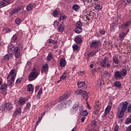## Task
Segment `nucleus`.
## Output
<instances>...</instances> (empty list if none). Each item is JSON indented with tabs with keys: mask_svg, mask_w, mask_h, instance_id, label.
Masks as SVG:
<instances>
[{
	"mask_svg": "<svg viewBox=\"0 0 131 131\" xmlns=\"http://www.w3.org/2000/svg\"><path fill=\"white\" fill-rule=\"evenodd\" d=\"M40 74V68L37 66H34L33 71L31 72L28 76L29 81H33V80L36 79Z\"/></svg>",
	"mask_w": 131,
	"mask_h": 131,
	"instance_id": "f257e3e1",
	"label": "nucleus"
},
{
	"mask_svg": "<svg viewBox=\"0 0 131 131\" xmlns=\"http://www.w3.org/2000/svg\"><path fill=\"white\" fill-rule=\"evenodd\" d=\"M127 106H128V102L127 101H124L120 104L118 107L119 112H118V118H122L124 116V113L127 110Z\"/></svg>",
	"mask_w": 131,
	"mask_h": 131,
	"instance_id": "f03ea898",
	"label": "nucleus"
},
{
	"mask_svg": "<svg viewBox=\"0 0 131 131\" xmlns=\"http://www.w3.org/2000/svg\"><path fill=\"white\" fill-rule=\"evenodd\" d=\"M112 62V60H110L108 56H104V59L100 62V66L102 68H110Z\"/></svg>",
	"mask_w": 131,
	"mask_h": 131,
	"instance_id": "7ed1b4c3",
	"label": "nucleus"
},
{
	"mask_svg": "<svg viewBox=\"0 0 131 131\" xmlns=\"http://www.w3.org/2000/svg\"><path fill=\"white\" fill-rule=\"evenodd\" d=\"M21 51H23V45L18 44L14 47V56L15 58L21 57Z\"/></svg>",
	"mask_w": 131,
	"mask_h": 131,
	"instance_id": "20e7f679",
	"label": "nucleus"
},
{
	"mask_svg": "<svg viewBox=\"0 0 131 131\" xmlns=\"http://www.w3.org/2000/svg\"><path fill=\"white\" fill-rule=\"evenodd\" d=\"M75 33L79 34L82 32V23L80 21H78L76 23V28L75 29Z\"/></svg>",
	"mask_w": 131,
	"mask_h": 131,
	"instance_id": "39448f33",
	"label": "nucleus"
},
{
	"mask_svg": "<svg viewBox=\"0 0 131 131\" xmlns=\"http://www.w3.org/2000/svg\"><path fill=\"white\" fill-rule=\"evenodd\" d=\"M15 0H3L0 2V8H4L9 5H11L12 3H14Z\"/></svg>",
	"mask_w": 131,
	"mask_h": 131,
	"instance_id": "423d86ee",
	"label": "nucleus"
},
{
	"mask_svg": "<svg viewBox=\"0 0 131 131\" xmlns=\"http://www.w3.org/2000/svg\"><path fill=\"white\" fill-rule=\"evenodd\" d=\"M100 41H101L100 40H93L92 42L90 43V48H92L95 49H98Z\"/></svg>",
	"mask_w": 131,
	"mask_h": 131,
	"instance_id": "0eeeda50",
	"label": "nucleus"
},
{
	"mask_svg": "<svg viewBox=\"0 0 131 131\" xmlns=\"http://www.w3.org/2000/svg\"><path fill=\"white\" fill-rule=\"evenodd\" d=\"M71 96V91H66L64 94L60 97V100L61 101H64V100H67Z\"/></svg>",
	"mask_w": 131,
	"mask_h": 131,
	"instance_id": "6e6552de",
	"label": "nucleus"
},
{
	"mask_svg": "<svg viewBox=\"0 0 131 131\" xmlns=\"http://www.w3.org/2000/svg\"><path fill=\"white\" fill-rule=\"evenodd\" d=\"M8 53L11 55H14L15 53V46L13 45L8 46Z\"/></svg>",
	"mask_w": 131,
	"mask_h": 131,
	"instance_id": "1a4fd4ad",
	"label": "nucleus"
},
{
	"mask_svg": "<svg viewBox=\"0 0 131 131\" xmlns=\"http://www.w3.org/2000/svg\"><path fill=\"white\" fill-rule=\"evenodd\" d=\"M47 73L49 72V64L47 63L44 64L42 66V69L41 70V73Z\"/></svg>",
	"mask_w": 131,
	"mask_h": 131,
	"instance_id": "9d476101",
	"label": "nucleus"
},
{
	"mask_svg": "<svg viewBox=\"0 0 131 131\" xmlns=\"http://www.w3.org/2000/svg\"><path fill=\"white\" fill-rule=\"evenodd\" d=\"M21 113H22V111H21V107H19L16 110V111L13 113L12 117L15 118V117H17V115H21Z\"/></svg>",
	"mask_w": 131,
	"mask_h": 131,
	"instance_id": "9b49d317",
	"label": "nucleus"
},
{
	"mask_svg": "<svg viewBox=\"0 0 131 131\" xmlns=\"http://www.w3.org/2000/svg\"><path fill=\"white\" fill-rule=\"evenodd\" d=\"M82 36L81 35H78L76 36V38H75V41L76 42L78 45H80L81 42H82Z\"/></svg>",
	"mask_w": 131,
	"mask_h": 131,
	"instance_id": "f8f14e48",
	"label": "nucleus"
},
{
	"mask_svg": "<svg viewBox=\"0 0 131 131\" xmlns=\"http://www.w3.org/2000/svg\"><path fill=\"white\" fill-rule=\"evenodd\" d=\"M131 25V21H126L125 24H123L121 26V29H127L129 30L128 27Z\"/></svg>",
	"mask_w": 131,
	"mask_h": 131,
	"instance_id": "ddd939ff",
	"label": "nucleus"
},
{
	"mask_svg": "<svg viewBox=\"0 0 131 131\" xmlns=\"http://www.w3.org/2000/svg\"><path fill=\"white\" fill-rule=\"evenodd\" d=\"M122 76L121 73L119 71H116L114 73V78L117 80V79H121Z\"/></svg>",
	"mask_w": 131,
	"mask_h": 131,
	"instance_id": "4468645a",
	"label": "nucleus"
},
{
	"mask_svg": "<svg viewBox=\"0 0 131 131\" xmlns=\"http://www.w3.org/2000/svg\"><path fill=\"white\" fill-rule=\"evenodd\" d=\"M78 88H83V89H88V86L85 84V82L79 81L77 83Z\"/></svg>",
	"mask_w": 131,
	"mask_h": 131,
	"instance_id": "2eb2a0df",
	"label": "nucleus"
},
{
	"mask_svg": "<svg viewBox=\"0 0 131 131\" xmlns=\"http://www.w3.org/2000/svg\"><path fill=\"white\" fill-rule=\"evenodd\" d=\"M58 32H63L65 30V27L64 26V23H61L57 28Z\"/></svg>",
	"mask_w": 131,
	"mask_h": 131,
	"instance_id": "dca6fc26",
	"label": "nucleus"
},
{
	"mask_svg": "<svg viewBox=\"0 0 131 131\" xmlns=\"http://www.w3.org/2000/svg\"><path fill=\"white\" fill-rule=\"evenodd\" d=\"M60 67L63 68L66 66V60L64 58H61L59 62Z\"/></svg>",
	"mask_w": 131,
	"mask_h": 131,
	"instance_id": "f3484780",
	"label": "nucleus"
},
{
	"mask_svg": "<svg viewBox=\"0 0 131 131\" xmlns=\"http://www.w3.org/2000/svg\"><path fill=\"white\" fill-rule=\"evenodd\" d=\"M72 104V101L71 100H67L66 102H61V104H59L58 106H70Z\"/></svg>",
	"mask_w": 131,
	"mask_h": 131,
	"instance_id": "a211bd4d",
	"label": "nucleus"
},
{
	"mask_svg": "<svg viewBox=\"0 0 131 131\" xmlns=\"http://www.w3.org/2000/svg\"><path fill=\"white\" fill-rule=\"evenodd\" d=\"M5 108L7 110H12L13 109V104L10 102L5 103Z\"/></svg>",
	"mask_w": 131,
	"mask_h": 131,
	"instance_id": "6ab92c4d",
	"label": "nucleus"
},
{
	"mask_svg": "<svg viewBox=\"0 0 131 131\" xmlns=\"http://www.w3.org/2000/svg\"><path fill=\"white\" fill-rule=\"evenodd\" d=\"M26 98H23L21 97L19 100H18V104H20V105H23L24 104L26 103Z\"/></svg>",
	"mask_w": 131,
	"mask_h": 131,
	"instance_id": "aec40b11",
	"label": "nucleus"
},
{
	"mask_svg": "<svg viewBox=\"0 0 131 131\" xmlns=\"http://www.w3.org/2000/svg\"><path fill=\"white\" fill-rule=\"evenodd\" d=\"M118 21H119L118 18H115V19L112 23V26L115 27V28H117V26L119 25V24L118 23Z\"/></svg>",
	"mask_w": 131,
	"mask_h": 131,
	"instance_id": "412c9836",
	"label": "nucleus"
},
{
	"mask_svg": "<svg viewBox=\"0 0 131 131\" xmlns=\"http://www.w3.org/2000/svg\"><path fill=\"white\" fill-rule=\"evenodd\" d=\"M33 91H34V86L32 84H29L27 85V91L33 92Z\"/></svg>",
	"mask_w": 131,
	"mask_h": 131,
	"instance_id": "4be33fe9",
	"label": "nucleus"
},
{
	"mask_svg": "<svg viewBox=\"0 0 131 131\" xmlns=\"http://www.w3.org/2000/svg\"><path fill=\"white\" fill-rule=\"evenodd\" d=\"M18 13H19V12H18V10H17L16 8L13 9L9 12V16L10 17H12V16L14 15V14H18Z\"/></svg>",
	"mask_w": 131,
	"mask_h": 131,
	"instance_id": "5701e85b",
	"label": "nucleus"
},
{
	"mask_svg": "<svg viewBox=\"0 0 131 131\" xmlns=\"http://www.w3.org/2000/svg\"><path fill=\"white\" fill-rule=\"evenodd\" d=\"M98 52H99V50H98L94 52L91 51L90 53H88V57H89V58L91 57H94V56H95V55H96V54H97Z\"/></svg>",
	"mask_w": 131,
	"mask_h": 131,
	"instance_id": "b1692460",
	"label": "nucleus"
},
{
	"mask_svg": "<svg viewBox=\"0 0 131 131\" xmlns=\"http://www.w3.org/2000/svg\"><path fill=\"white\" fill-rule=\"evenodd\" d=\"M97 125H98V122H97L96 120H94L91 123V127H93V128H96L97 127Z\"/></svg>",
	"mask_w": 131,
	"mask_h": 131,
	"instance_id": "393cba45",
	"label": "nucleus"
},
{
	"mask_svg": "<svg viewBox=\"0 0 131 131\" xmlns=\"http://www.w3.org/2000/svg\"><path fill=\"white\" fill-rule=\"evenodd\" d=\"M67 72H64L63 73V75H62L60 78H59V80L58 81V82H60V81H62V80H64V79L66 80V74H67Z\"/></svg>",
	"mask_w": 131,
	"mask_h": 131,
	"instance_id": "a878e982",
	"label": "nucleus"
},
{
	"mask_svg": "<svg viewBox=\"0 0 131 131\" xmlns=\"http://www.w3.org/2000/svg\"><path fill=\"white\" fill-rule=\"evenodd\" d=\"M42 94V88H41L38 92L36 98L37 100H39L40 99V96H41Z\"/></svg>",
	"mask_w": 131,
	"mask_h": 131,
	"instance_id": "bb28decb",
	"label": "nucleus"
},
{
	"mask_svg": "<svg viewBox=\"0 0 131 131\" xmlns=\"http://www.w3.org/2000/svg\"><path fill=\"white\" fill-rule=\"evenodd\" d=\"M124 37H125V33L123 32H121L119 34V38L120 40H123L124 39Z\"/></svg>",
	"mask_w": 131,
	"mask_h": 131,
	"instance_id": "cd10ccee",
	"label": "nucleus"
},
{
	"mask_svg": "<svg viewBox=\"0 0 131 131\" xmlns=\"http://www.w3.org/2000/svg\"><path fill=\"white\" fill-rule=\"evenodd\" d=\"M120 73L122 76H126L127 75V71L125 69H122Z\"/></svg>",
	"mask_w": 131,
	"mask_h": 131,
	"instance_id": "c85d7f7f",
	"label": "nucleus"
},
{
	"mask_svg": "<svg viewBox=\"0 0 131 131\" xmlns=\"http://www.w3.org/2000/svg\"><path fill=\"white\" fill-rule=\"evenodd\" d=\"M32 9H33V5L32 4H29L27 5L26 10L28 12H30V11H32Z\"/></svg>",
	"mask_w": 131,
	"mask_h": 131,
	"instance_id": "c756f323",
	"label": "nucleus"
},
{
	"mask_svg": "<svg viewBox=\"0 0 131 131\" xmlns=\"http://www.w3.org/2000/svg\"><path fill=\"white\" fill-rule=\"evenodd\" d=\"M82 96L83 99L85 100V101H88V99H89V95H88V93L86 92L85 91H84V92H83V94H82Z\"/></svg>",
	"mask_w": 131,
	"mask_h": 131,
	"instance_id": "7c9ffc66",
	"label": "nucleus"
},
{
	"mask_svg": "<svg viewBox=\"0 0 131 131\" xmlns=\"http://www.w3.org/2000/svg\"><path fill=\"white\" fill-rule=\"evenodd\" d=\"M94 9L96 11H100V10H102V6H101L100 4H97L94 7Z\"/></svg>",
	"mask_w": 131,
	"mask_h": 131,
	"instance_id": "2f4dec72",
	"label": "nucleus"
},
{
	"mask_svg": "<svg viewBox=\"0 0 131 131\" xmlns=\"http://www.w3.org/2000/svg\"><path fill=\"white\" fill-rule=\"evenodd\" d=\"M97 84H99V85H100V86H102V85L105 84V83L104 82V81L103 79H99L97 80Z\"/></svg>",
	"mask_w": 131,
	"mask_h": 131,
	"instance_id": "473e14b6",
	"label": "nucleus"
},
{
	"mask_svg": "<svg viewBox=\"0 0 131 131\" xmlns=\"http://www.w3.org/2000/svg\"><path fill=\"white\" fill-rule=\"evenodd\" d=\"M114 85L116 88H121V83L120 82L116 81L114 82Z\"/></svg>",
	"mask_w": 131,
	"mask_h": 131,
	"instance_id": "72a5a7b5",
	"label": "nucleus"
},
{
	"mask_svg": "<svg viewBox=\"0 0 131 131\" xmlns=\"http://www.w3.org/2000/svg\"><path fill=\"white\" fill-rule=\"evenodd\" d=\"M113 61L115 64H116L117 65L119 63V60H118V57H116V56H114L113 57Z\"/></svg>",
	"mask_w": 131,
	"mask_h": 131,
	"instance_id": "f704fd0d",
	"label": "nucleus"
},
{
	"mask_svg": "<svg viewBox=\"0 0 131 131\" xmlns=\"http://www.w3.org/2000/svg\"><path fill=\"white\" fill-rule=\"evenodd\" d=\"M110 111H111V106L108 105L105 110L104 114H105V115H107V114H108V113H109Z\"/></svg>",
	"mask_w": 131,
	"mask_h": 131,
	"instance_id": "c9c22d12",
	"label": "nucleus"
},
{
	"mask_svg": "<svg viewBox=\"0 0 131 131\" xmlns=\"http://www.w3.org/2000/svg\"><path fill=\"white\" fill-rule=\"evenodd\" d=\"M7 86L8 85H7V84H3L0 86V90H1L2 92H5V91H7Z\"/></svg>",
	"mask_w": 131,
	"mask_h": 131,
	"instance_id": "e433bc0d",
	"label": "nucleus"
},
{
	"mask_svg": "<svg viewBox=\"0 0 131 131\" xmlns=\"http://www.w3.org/2000/svg\"><path fill=\"white\" fill-rule=\"evenodd\" d=\"M104 77H111V73H109L107 71H105L103 74Z\"/></svg>",
	"mask_w": 131,
	"mask_h": 131,
	"instance_id": "4c0bfd02",
	"label": "nucleus"
},
{
	"mask_svg": "<svg viewBox=\"0 0 131 131\" xmlns=\"http://www.w3.org/2000/svg\"><path fill=\"white\" fill-rule=\"evenodd\" d=\"M80 115L81 116H88L89 115V112L86 110L83 111V112H80Z\"/></svg>",
	"mask_w": 131,
	"mask_h": 131,
	"instance_id": "58836bf2",
	"label": "nucleus"
},
{
	"mask_svg": "<svg viewBox=\"0 0 131 131\" xmlns=\"http://www.w3.org/2000/svg\"><path fill=\"white\" fill-rule=\"evenodd\" d=\"M72 9L73 11H75V12H77V11H78L79 9V6L77 4H74L72 7Z\"/></svg>",
	"mask_w": 131,
	"mask_h": 131,
	"instance_id": "ea45409f",
	"label": "nucleus"
},
{
	"mask_svg": "<svg viewBox=\"0 0 131 131\" xmlns=\"http://www.w3.org/2000/svg\"><path fill=\"white\" fill-rule=\"evenodd\" d=\"M79 107V102L76 101L73 105V107H74L76 110H78Z\"/></svg>",
	"mask_w": 131,
	"mask_h": 131,
	"instance_id": "a19ab883",
	"label": "nucleus"
},
{
	"mask_svg": "<svg viewBox=\"0 0 131 131\" xmlns=\"http://www.w3.org/2000/svg\"><path fill=\"white\" fill-rule=\"evenodd\" d=\"M17 39H18V36H17L16 34H14L12 37L11 42H15V41H17Z\"/></svg>",
	"mask_w": 131,
	"mask_h": 131,
	"instance_id": "79ce46f5",
	"label": "nucleus"
},
{
	"mask_svg": "<svg viewBox=\"0 0 131 131\" xmlns=\"http://www.w3.org/2000/svg\"><path fill=\"white\" fill-rule=\"evenodd\" d=\"M9 73L11 75V76H16L17 75V73H16V70H11Z\"/></svg>",
	"mask_w": 131,
	"mask_h": 131,
	"instance_id": "37998d69",
	"label": "nucleus"
},
{
	"mask_svg": "<svg viewBox=\"0 0 131 131\" xmlns=\"http://www.w3.org/2000/svg\"><path fill=\"white\" fill-rule=\"evenodd\" d=\"M22 23V20L20 19L19 18H16L15 20V23L16 24V25H19V24H21Z\"/></svg>",
	"mask_w": 131,
	"mask_h": 131,
	"instance_id": "c03bdc74",
	"label": "nucleus"
},
{
	"mask_svg": "<svg viewBox=\"0 0 131 131\" xmlns=\"http://www.w3.org/2000/svg\"><path fill=\"white\" fill-rule=\"evenodd\" d=\"M53 58V56L52 55V53L50 52L47 56V61H51Z\"/></svg>",
	"mask_w": 131,
	"mask_h": 131,
	"instance_id": "a18cd8bd",
	"label": "nucleus"
},
{
	"mask_svg": "<svg viewBox=\"0 0 131 131\" xmlns=\"http://www.w3.org/2000/svg\"><path fill=\"white\" fill-rule=\"evenodd\" d=\"M84 92V91H82L81 90H78L75 92V94H76V95H80L82 96Z\"/></svg>",
	"mask_w": 131,
	"mask_h": 131,
	"instance_id": "49530a36",
	"label": "nucleus"
},
{
	"mask_svg": "<svg viewBox=\"0 0 131 131\" xmlns=\"http://www.w3.org/2000/svg\"><path fill=\"white\" fill-rule=\"evenodd\" d=\"M16 9L17 10L18 12L19 13L20 11H22V10L24 9V7H23V6L19 5V6H18Z\"/></svg>",
	"mask_w": 131,
	"mask_h": 131,
	"instance_id": "de8ad7c7",
	"label": "nucleus"
},
{
	"mask_svg": "<svg viewBox=\"0 0 131 131\" xmlns=\"http://www.w3.org/2000/svg\"><path fill=\"white\" fill-rule=\"evenodd\" d=\"M31 107V104L30 103V102L27 103V105L25 107V110H29Z\"/></svg>",
	"mask_w": 131,
	"mask_h": 131,
	"instance_id": "09e8293b",
	"label": "nucleus"
},
{
	"mask_svg": "<svg viewBox=\"0 0 131 131\" xmlns=\"http://www.w3.org/2000/svg\"><path fill=\"white\" fill-rule=\"evenodd\" d=\"M131 123V118H127L125 121V124H129Z\"/></svg>",
	"mask_w": 131,
	"mask_h": 131,
	"instance_id": "8fccbe9b",
	"label": "nucleus"
},
{
	"mask_svg": "<svg viewBox=\"0 0 131 131\" xmlns=\"http://www.w3.org/2000/svg\"><path fill=\"white\" fill-rule=\"evenodd\" d=\"M108 118L110 119H113L114 114L113 112H111L108 114Z\"/></svg>",
	"mask_w": 131,
	"mask_h": 131,
	"instance_id": "3c124183",
	"label": "nucleus"
},
{
	"mask_svg": "<svg viewBox=\"0 0 131 131\" xmlns=\"http://www.w3.org/2000/svg\"><path fill=\"white\" fill-rule=\"evenodd\" d=\"M10 55L8 54L4 56V58L5 61H9L10 60Z\"/></svg>",
	"mask_w": 131,
	"mask_h": 131,
	"instance_id": "603ef678",
	"label": "nucleus"
},
{
	"mask_svg": "<svg viewBox=\"0 0 131 131\" xmlns=\"http://www.w3.org/2000/svg\"><path fill=\"white\" fill-rule=\"evenodd\" d=\"M99 33L101 34V35H105V34L106 33V31L104 29H99Z\"/></svg>",
	"mask_w": 131,
	"mask_h": 131,
	"instance_id": "864d4df0",
	"label": "nucleus"
},
{
	"mask_svg": "<svg viewBox=\"0 0 131 131\" xmlns=\"http://www.w3.org/2000/svg\"><path fill=\"white\" fill-rule=\"evenodd\" d=\"M76 111H77V110H76L74 107H72L70 111V113H71V114H75V113H76Z\"/></svg>",
	"mask_w": 131,
	"mask_h": 131,
	"instance_id": "5fc2aeb1",
	"label": "nucleus"
},
{
	"mask_svg": "<svg viewBox=\"0 0 131 131\" xmlns=\"http://www.w3.org/2000/svg\"><path fill=\"white\" fill-rule=\"evenodd\" d=\"M58 15H59V12H58V11L57 10L53 11V15L54 17H55V18H56V17L58 16Z\"/></svg>",
	"mask_w": 131,
	"mask_h": 131,
	"instance_id": "6e6d98bb",
	"label": "nucleus"
},
{
	"mask_svg": "<svg viewBox=\"0 0 131 131\" xmlns=\"http://www.w3.org/2000/svg\"><path fill=\"white\" fill-rule=\"evenodd\" d=\"M1 111H6V105L4 104L0 106Z\"/></svg>",
	"mask_w": 131,
	"mask_h": 131,
	"instance_id": "4d7b16f0",
	"label": "nucleus"
},
{
	"mask_svg": "<svg viewBox=\"0 0 131 131\" xmlns=\"http://www.w3.org/2000/svg\"><path fill=\"white\" fill-rule=\"evenodd\" d=\"M13 83H14V82H12L11 80H9L7 82V85L10 86V88L13 86Z\"/></svg>",
	"mask_w": 131,
	"mask_h": 131,
	"instance_id": "13d9d810",
	"label": "nucleus"
},
{
	"mask_svg": "<svg viewBox=\"0 0 131 131\" xmlns=\"http://www.w3.org/2000/svg\"><path fill=\"white\" fill-rule=\"evenodd\" d=\"M66 18H67V16L62 15V16H60L59 20V21H62L63 20H65V19H66Z\"/></svg>",
	"mask_w": 131,
	"mask_h": 131,
	"instance_id": "bf43d9fd",
	"label": "nucleus"
},
{
	"mask_svg": "<svg viewBox=\"0 0 131 131\" xmlns=\"http://www.w3.org/2000/svg\"><path fill=\"white\" fill-rule=\"evenodd\" d=\"M22 81V78H18L15 82L16 84H19Z\"/></svg>",
	"mask_w": 131,
	"mask_h": 131,
	"instance_id": "052dcab7",
	"label": "nucleus"
},
{
	"mask_svg": "<svg viewBox=\"0 0 131 131\" xmlns=\"http://www.w3.org/2000/svg\"><path fill=\"white\" fill-rule=\"evenodd\" d=\"M73 51H77L78 50V46L77 45H75L73 46Z\"/></svg>",
	"mask_w": 131,
	"mask_h": 131,
	"instance_id": "680f3d73",
	"label": "nucleus"
},
{
	"mask_svg": "<svg viewBox=\"0 0 131 131\" xmlns=\"http://www.w3.org/2000/svg\"><path fill=\"white\" fill-rule=\"evenodd\" d=\"M118 129H119V126H118V124H116L114 127V131H118Z\"/></svg>",
	"mask_w": 131,
	"mask_h": 131,
	"instance_id": "e2e57ef3",
	"label": "nucleus"
},
{
	"mask_svg": "<svg viewBox=\"0 0 131 131\" xmlns=\"http://www.w3.org/2000/svg\"><path fill=\"white\" fill-rule=\"evenodd\" d=\"M53 42H54V40H53L51 38L47 40V43L51 44V43H53Z\"/></svg>",
	"mask_w": 131,
	"mask_h": 131,
	"instance_id": "0e129e2a",
	"label": "nucleus"
},
{
	"mask_svg": "<svg viewBox=\"0 0 131 131\" xmlns=\"http://www.w3.org/2000/svg\"><path fill=\"white\" fill-rule=\"evenodd\" d=\"M58 26H59V22H58L57 21H54V27H58Z\"/></svg>",
	"mask_w": 131,
	"mask_h": 131,
	"instance_id": "69168bd1",
	"label": "nucleus"
},
{
	"mask_svg": "<svg viewBox=\"0 0 131 131\" xmlns=\"http://www.w3.org/2000/svg\"><path fill=\"white\" fill-rule=\"evenodd\" d=\"M99 110H95L94 111L93 114H95V115H98V114H99Z\"/></svg>",
	"mask_w": 131,
	"mask_h": 131,
	"instance_id": "338daca9",
	"label": "nucleus"
},
{
	"mask_svg": "<svg viewBox=\"0 0 131 131\" xmlns=\"http://www.w3.org/2000/svg\"><path fill=\"white\" fill-rule=\"evenodd\" d=\"M56 103H57V101L56 100L52 101L51 102V106H55Z\"/></svg>",
	"mask_w": 131,
	"mask_h": 131,
	"instance_id": "774afa93",
	"label": "nucleus"
}]
</instances>
